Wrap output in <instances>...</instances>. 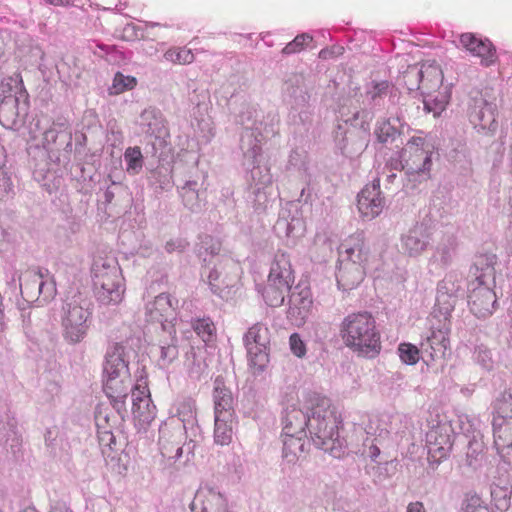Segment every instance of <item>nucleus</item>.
I'll list each match as a JSON object with an SVG mask.
<instances>
[{
  "instance_id": "obj_1",
  "label": "nucleus",
  "mask_w": 512,
  "mask_h": 512,
  "mask_svg": "<svg viewBox=\"0 0 512 512\" xmlns=\"http://www.w3.org/2000/svg\"><path fill=\"white\" fill-rule=\"evenodd\" d=\"M311 417L307 427L314 445L328 452L335 458H340L346 448V440L339 436L341 420L330 408V400L318 394L309 395Z\"/></svg>"
},
{
  "instance_id": "obj_2",
  "label": "nucleus",
  "mask_w": 512,
  "mask_h": 512,
  "mask_svg": "<svg viewBox=\"0 0 512 512\" xmlns=\"http://www.w3.org/2000/svg\"><path fill=\"white\" fill-rule=\"evenodd\" d=\"M342 123H338L334 132V142L340 153L350 159L358 158L369 142L370 111L362 109L353 112L340 110Z\"/></svg>"
},
{
  "instance_id": "obj_3",
  "label": "nucleus",
  "mask_w": 512,
  "mask_h": 512,
  "mask_svg": "<svg viewBox=\"0 0 512 512\" xmlns=\"http://www.w3.org/2000/svg\"><path fill=\"white\" fill-rule=\"evenodd\" d=\"M340 333L345 345L361 357L374 358L381 351L380 333L370 313L348 315L341 324Z\"/></svg>"
},
{
  "instance_id": "obj_4",
  "label": "nucleus",
  "mask_w": 512,
  "mask_h": 512,
  "mask_svg": "<svg viewBox=\"0 0 512 512\" xmlns=\"http://www.w3.org/2000/svg\"><path fill=\"white\" fill-rule=\"evenodd\" d=\"M368 258L363 233L351 235L340 246L339 267L336 280L339 289L349 291L356 288L364 279V263Z\"/></svg>"
},
{
  "instance_id": "obj_5",
  "label": "nucleus",
  "mask_w": 512,
  "mask_h": 512,
  "mask_svg": "<svg viewBox=\"0 0 512 512\" xmlns=\"http://www.w3.org/2000/svg\"><path fill=\"white\" fill-rule=\"evenodd\" d=\"M130 349L122 343H115L107 350L104 363V391L108 398H119L133 393L128 368Z\"/></svg>"
},
{
  "instance_id": "obj_6",
  "label": "nucleus",
  "mask_w": 512,
  "mask_h": 512,
  "mask_svg": "<svg viewBox=\"0 0 512 512\" xmlns=\"http://www.w3.org/2000/svg\"><path fill=\"white\" fill-rule=\"evenodd\" d=\"M92 317V303L82 294L67 297L61 308L62 336L69 344H77L87 336Z\"/></svg>"
},
{
  "instance_id": "obj_7",
  "label": "nucleus",
  "mask_w": 512,
  "mask_h": 512,
  "mask_svg": "<svg viewBox=\"0 0 512 512\" xmlns=\"http://www.w3.org/2000/svg\"><path fill=\"white\" fill-rule=\"evenodd\" d=\"M433 146L420 136L411 137L402 148V156L406 162V182L404 187L416 188L417 184L430 177L432 167Z\"/></svg>"
},
{
  "instance_id": "obj_8",
  "label": "nucleus",
  "mask_w": 512,
  "mask_h": 512,
  "mask_svg": "<svg viewBox=\"0 0 512 512\" xmlns=\"http://www.w3.org/2000/svg\"><path fill=\"white\" fill-rule=\"evenodd\" d=\"M211 248V258L205 268V270H208V284L213 294L227 301L233 298L236 292L235 286L239 279L240 267L233 259L218 256L219 248L213 245ZM203 273H206V271Z\"/></svg>"
},
{
  "instance_id": "obj_9",
  "label": "nucleus",
  "mask_w": 512,
  "mask_h": 512,
  "mask_svg": "<svg viewBox=\"0 0 512 512\" xmlns=\"http://www.w3.org/2000/svg\"><path fill=\"white\" fill-rule=\"evenodd\" d=\"M248 363L254 373H262L269 364L270 331L263 323H255L243 336Z\"/></svg>"
},
{
  "instance_id": "obj_10",
  "label": "nucleus",
  "mask_w": 512,
  "mask_h": 512,
  "mask_svg": "<svg viewBox=\"0 0 512 512\" xmlns=\"http://www.w3.org/2000/svg\"><path fill=\"white\" fill-rule=\"evenodd\" d=\"M245 199L256 212H264L272 195V175L267 166H254L250 171Z\"/></svg>"
},
{
  "instance_id": "obj_11",
  "label": "nucleus",
  "mask_w": 512,
  "mask_h": 512,
  "mask_svg": "<svg viewBox=\"0 0 512 512\" xmlns=\"http://www.w3.org/2000/svg\"><path fill=\"white\" fill-rule=\"evenodd\" d=\"M454 437L453 428L449 423H440L427 432L426 447L431 464H439L448 457L452 450Z\"/></svg>"
},
{
  "instance_id": "obj_12",
  "label": "nucleus",
  "mask_w": 512,
  "mask_h": 512,
  "mask_svg": "<svg viewBox=\"0 0 512 512\" xmlns=\"http://www.w3.org/2000/svg\"><path fill=\"white\" fill-rule=\"evenodd\" d=\"M463 278L457 273H448L437 286L436 310L445 318L451 314L463 292Z\"/></svg>"
},
{
  "instance_id": "obj_13",
  "label": "nucleus",
  "mask_w": 512,
  "mask_h": 512,
  "mask_svg": "<svg viewBox=\"0 0 512 512\" xmlns=\"http://www.w3.org/2000/svg\"><path fill=\"white\" fill-rule=\"evenodd\" d=\"M497 105L483 97L475 98L469 109V120L478 132L489 135L497 129Z\"/></svg>"
},
{
  "instance_id": "obj_14",
  "label": "nucleus",
  "mask_w": 512,
  "mask_h": 512,
  "mask_svg": "<svg viewBox=\"0 0 512 512\" xmlns=\"http://www.w3.org/2000/svg\"><path fill=\"white\" fill-rule=\"evenodd\" d=\"M472 289L468 295V305L470 311L477 318H487L491 316L497 307L496 294L492 289L494 283H472Z\"/></svg>"
},
{
  "instance_id": "obj_15",
  "label": "nucleus",
  "mask_w": 512,
  "mask_h": 512,
  "mask_svg": "<svg viewBox=\"0 0 512 512\" xmlns=\"http://www.w3.org/2000/svg\"><path fill=\"white\" fill-rule=\"evenodd\" d=\"M313 300L309 287L297 285L289 295L287 318L300 327L306 323L312 313Z\"/></svg>"
},
{
  "instance_id": "obj_16",
  "label": "nucleus",
  "mask_w": 512,
  "mask_h": 512,
  "mask_svg": "<svg viewBox=\"0 0 512 512\" xmlns=\"http://www.w3.org/2000/svg\"><path fill=\"white\" fill-rule=\"evenodd\" d=\"M169 421L164 423L159 429V445L163 458L173 460L179 459L183 453L184 446L182 440L184 431L179 423Z\"/></svg>"
},
{
  "instance_id": "obj_17",
  "label": "nucleus",
  "mask_w": 512,
  "mask_h": 512,
  "mask_svg": "<svg viewBox=\"0 0 512 512\" xmlns=\"http://www.w3.org/2000/svg\"><path fill=\"white\" fill-rule=\"evenodd\" d=\"M433 230L426 223H416L401 236V247L410 257H418L432 242Z\"/></svg>"
},
{
  "instance_id": "obj_18",
  "label": "nucleus",
  "mask_w": 512,
  "mask_h": 512,
  "mask_svg": "<svg viewBox=\"0 0 512 512\" xmlns=\"http://www.w3.org/2000/svg\"><path fill=\"white\" fill-rule=\"evenodd\" d=\"M381 194L379 179H374L371 184L361 190L358 194L357 206L362 217L372 220L382 212L385 200Z\"/></svg>"
},
{
  "instance_id": "obj_19",
  "label": "nucleus",
  "mask_w": 512,
  "mask_h": 512,
  "mask_svg": "<svg viewBox=\"0 0 512 512\" xmlns=\"http://www.w3.org/2000/svg\"><path fill=\"white\" fill-rule=\"evenodd\" d=\"M93 288L110 286L124 283L121 269L113 258L95 259L92 265Z\"/></svg>"
},
{
  "instance_id": "obj_20",
  "label": "nucleus",
  "mask_w": 512,
  "mask_h": 512,
  "mask_svg": "<svg viewBox=\"0 0 512 512\" xmlns=\"http://www.w3.org/2000/svg\"><path fill=\"white\" fill-rule=\"evenodd\" d=\"M458 239L453 228L442 231L441 238L438 240L434 252L430 258V265L441 269L449 267L456 256Z\"/></svg>"
},
{
  "instance_id": "obj_21",
  "label": "nucleus",
  "mask_w": 512,
  "mask_h": 512,
  "mask_svg": "<svg viewBox=\"0 0 512 512\" xmlns=\"http://www.w3.org/2000/svg\"><path fill=\"white\" fill-rule=\"evenodd\" d=\"M132 413L142 427H146L155 419L156 407L151 401L146 385H135L132 393Z\"/></svg>"
},
{
  "instance_id": "obj_22",
  "label": "nucleus",
  "mask_w": 512,
  "mask_h": 512,
  "mask_svg": "<svg viewBox=\"0 0 512 512\" xmlns=\"http://www.w3.org/2000/svg\"><path fill=\"white\" fill-rule=\"evenodd\" d=\"M178 301L169 294L160 293L155 299L146 304V316L153 322H172L176 319V307Z\"/></svg>"
},
{
  "instance_id": "obj_23",
  "label": "nucleus",
  "mask_w": 512,
  "mask_h": 512,
  "mask_svg": "<svg viewBox=\"0 0 512 512\" xmlns=\"http://www.w3.org/2000/svg\"><path fill=\"white\" fill-rule=\"evenodd\" d=\"M303 411L295 406L287 407L283 416V432L285 435L293 434L306 435V429L309 425L311 412Z\"/></svg>"
},
{
  "instance_id": "obj_24",
  "label": "nucleus",
  "mask_w": 512,
  "mask_h": 512,
  "mask_svg": "<svg viewBox=\"0 0 512 512\" xmlns=\"http://www.w3.org/2000/svg\"><path fill=\"white\" fill-rule=\"evenodd\" d=\"M263 134L261 130L243 129L240 134L239 149L246 161L254 163L262 152Z\"/></svg>"
},
{
  "instance_id": "obj_25",
  "label": "nucleus",
  "mask_w": 512,
  "mask_h": 512,
  "mask_svg": "<svg viewBox=\"0 0 512 512\" xmlns=\"http://www.w3.org/2000/svg\"><path fill=\"white\" fill-rule=\"evenodd\" d=\"M497 257L493 253L477 255L470 272L475 277L472 283H495V264Z\"/></svg>"
},
{
  "instance_id": "obj_26",
  "label": "nucleus",
  "mask_w": 512,
  "mask_h": 512,
  "mask_svg": "<svg viewBox=\"0 0 512 512\" xmlns=\"http://www.w3.org/2000/svg\"><path fill=\"white\" fill-rule=\"evenodd\" d=\"M449 346L448 333L444 329L432 330L421 342V351L432 360L443 358Z\"/></svg>"
},
{
  "instance_id": "obj_27",
  "label": "nucleus",
  "mask_w": 512,
  "mask_h": 512,
  "mask_svg": "<svg viewBox=\"0 0 512 512\" xmlns=\"http://www.w3.org/2000/svg\"><path fill=\"white\" fill-rule=\"evenodd\" d=\"M494 444L499 452L512 450V416L494 415L492 420Z\"/></svg>"
},
{
  "instance_id": "obj_28",
  "label": "nucleus",
  "mask_w": 512,
  "mask_h": 512,
  "mask_svg": "<svg viewBox=\"0 0 512 512\" xmlns=\"http://www.w3.org/2000/svg\"><path fill=\"white\" fill-rule=\"evenodd\" d=\"M139 125L144 133L156 138H161L167 133L163 114L154 107H149L140 114Z\"/></svg>"
},
{
  "instance_id": "obj_29",
  "label": "nucleus",
  "mask_w": 512,
  "mask_h": 512,
  "mask_svg": "<svg viewBox=\"0 0 512 512\" xmlns=\"http://www.w3.org/2000/svg\"><path fill=\"white\" fill-rule=\"evenodd\" d=\"M268 280L273 281L274 283L279 281L281 283L292 285L294 282V275L289 256L286 253L278 251L275 254L274 260L271 264Z\"/></svg>"
},
{
  "instance_id": "obj_30",
  "label": "nucleus",
  "mask_w": 512,
  "mask_h": 512,
  "mask_svg": "<svg viewBox=\"0 0 512 512\" xmlns=\"http://www.w3.org/2000/svg\"><path fill=\"white\" fill-rule=\"evenodd\" d=\"M283 91L295 106H305L309 100L305 79L301 74L289 76L284 83Z\"/></svg>"
},
{
  "instance_id": "obj_31",
  "label": "nucleus",
  "mask_w": 512,
  "mask_h": 512,
  "mask_svg": "<svg viewBox=\"0 0 512 512\" xmlns=\"http://www.w3.org/2000/svg\"><path fill=\"white\" fill-rule=\"evenodd\" d=\"M421 74L422 95H429L442 85L443 72L435 61L423 63Z\"/></svg>"
},
{
  "instance_id": "obj_32",
  "label": "nucleus",
  "mask_w": 512,
  "mask_h": 512,
  "mask_svg": "<svg viewBox=\"0 0 512 512\" xmlns=\"http://www.w3.org/2000/svg\"><path fill=\"white\" fill-rule=\"evenodd\" d=\"M179 194L186 208L192 212H198L202 208L204 192L201 191V184L196 180H188L179 187Z\"/></svg>"
},
{
  "instance_id": "obj_33",
  "label": "nucleus",
  "mask_w": 512,
  "mask_h": 512,
  "mask_svg": "<svg viewBox=\"0 0 512 512\" xmlns=\"http://www.w3.org/2000/svg\"><path fill=\"white\" fill-rule=\"evenodd\" d=\"M213 398L214 414L226 412L227 414L234 415L232 392L225 386L221 377H217L214 381Z\"/></svg>"
},
{
  "instance_id": "obj_34",
  "label": "nucleus",
  "mask_w": 512,
  "mask_h": 512,
  "mask_svg": "<svg viewBox=\"0 0 512 512\" xmlns=\"http://www.w3.org/2000/svg\"><path fill=\"white\" fill-rule=\"evenodd\" d=\"M49 275V271L45 269H28L19 277V286L21 294L27 300H34L37 296L39 282L41 277Z\"/></svg>"
},
{
  "instance_id": "obj_35",
  "label": "nucleus",
  "mask_w": 512,
  "mask_h": 512,
  "mask_svg": "<svg viewBox=\"0 0 512 512\" xmlns=\"http://www.w3.org/2000/svg\"><path fill=\"white\" fill-rule=\"evenodd\" d=\"M201 492L204 494V501L201 512H232L225 496L216 488L205 485Z\"/></svg>"
},
{
  "instance_id": "obj_36",
  "label": "nucleus",
  "mask_w": 512,
  "mask_h": 512,
  "mask_svg": "<svg viewBox=\"0 0 512 512\" xmlns=\"http://www.w3.org/2000/svg\"><path fill=\"white\" fill-rule=\"evenodd\" d=\"M234 429V415L215 414L214 441L219 445H228L232 441Z\"/></svg>"
},
{
  "instance_id": "obj_37",
  "label": "nucleus",
  "mask_w": 512,
  "mask_h": 512,
  "mask_svg": "<svg viewBox=\"0 0 512 512\" xmlns=\"http://www.w3.org/2000/svg\"><path fill=\"white\" fill-rule=\"evenodd\" d=\"M176 417L170 419V421H176L181 425L184 432L188 428L194 429L196 424V408L195 402L192 399H184L177 404Z\"/></svg>"
},
{
  "instance_id": "obj_38",
  "label": "nucleus",
  "mask_w": 512,
  "mask_h": 512,
  "mask_svg": "<svg viewBox=\"0 0 512 512\" xmlns=\"http://www.w3.org/2000/svg\"><path fill=\"white\" fill-rule=\"evenodd\" d=\"M43 321L32 312L22 313V329L26 338L38 344L44 335Z\"/></svg>"
},
{
  "instance_id": "obj_39",
  "label": "nucleus",
  "mask_w": 512,
  "mask_h": 512,
  "mask_svg": "<svg viewBox=\"0 0 512 512\" xmlns=\"http://www.w3.org/2000/svg\"><path fill=\"white\" fill-rule=\"evenodd\" d=\"M292 285L281 282L274 283L268 280L263 292V298L267 305L279 307L284 303L285 295L291 291Z\"/></svg>"
},
{
  "instance_id": "obj_40",
  "label": "nucleus",
  "mask_w": 512,
  "mask_h": 512,
  "mask_svg": "<svg viewBox=\"0 0 512 512\" xmlns=\"http://www.w3.org/2000/svg\"><path fill=\"white\" fill-rule=\"evenodd\" d=\"M94 295L97 299V301L101 305H118L124 296L125 287L124 283H119L116 285L110 286H104L103 288H93Z\"/></svg>"
},
{
  "instance_id": "obj_41",
  "label": "nucleus",
  "mask_w": 512,
  "mask_h": 512,
  "mask_svg": "<svg viewBox=\"0 0 512 512\" xmlns=\"http://www.w3.org/2000/svg\"><path fill=\"white\" fill-rule=\"evenodd\" d=\"M283 437V457L292 463L304 452L306 435L291 433V436H288L283 433Z\"/></svg>"
},
{
  "instance_id": "obj_42",
  "label": "nucleus",
  "mask_w": 512,
  "mask_h": 512,
  "mask_svg": "<svg viewBox=\"0 0 512 512\" xmlns=\"http://www.w3.org/2000/svg\"><path fill=\"white\" fill-rule=\"evenodd\" d=\"M395 122L399 123L400 118L385 119L377 123L375 135L380 143H392L401 134V131L396 126Z\"/></svg>"
},
{
  "instance_id": "obj_43",
  "label": "nucleus",
  "mask_w": 512,
  "mask_h": 512,
  "mask_svg": "<svg viewBox=\"0 0 512 512\" xmlns=\"http://www.w3.org/2000/svg\"><path fill=\"white\" fill-rule=\"evenodd\" d=\"M185 365L189 377L193 380H200L204 375H207V364L203 357L197 355L194 348L191 347L190 351L186 352Z\"/></svg>"
},
{
  "instance_id": "obj_44",
  "label": "nucleus",
  "mask_w": 512,
  "mask_h": 512,
  "mask_svg": "<svg viewBox=\"0 0 512 512\" xmlns=\"http://www.w3.org/2000/svg\"><path fill=\"white\" fill-rule=\"evenodd\" d=\"M259 116L260 112L255 105L243 104L237 115V122L243 126V129L261 130L262 121L259 120Z\"/></svg>"
},
{
  "instance_id": "obj_45",
  "label": "nucleus",
  "mask_w": 512,
  "mask_h": 512,
  "mask_svg": "<svg viewBox=\"0 0 512 512\" xmlns=\"http://www.w3.org/2000/svg\"><path fill=\"white\" fill-rule=\"evenodd\" d=\"M14 194L11 175L6 169V152L0 143V199L8 198Z\"/></svg>"
},
{
  "instance_id": "obj_46",
  "label": "nucleus",
  "mask_w": 512,
  "mask_h": 512,
  "mask_svg": "<svg viewBox=\"0 0 512 512\" xmlns=\"http://www.w3.org/2000/svg\"><path fill=\"white\" fill-rule=\"evenodd\" d=\"M68 130L63 127V125H54L53 127L49 128L44 132L43 135V145L46 149L47 156L49 159L53 158V155H55V144L61 143L60 136L62 134H67Z\"/></svg>"
},
{
  "instance_id": "obj_47",
  "label": "nucleus",
  "mask_w": 512,
  "mask_h": 512,
  "mask_svg": "<svg viewBox=\"0 0 512 512\" xmlns=\"http://www.w3.org/2000/svg\"><path fill=\"white\" fill-rule=\"evenodd\" d=\"M191 324L193 330L204 342H210L215 338L216 326L210 317L193 319Z\"/></svg>"
},
{
  "instance_id": "obj_48",
  "label": "nucleus",
  "mask_w": 512,
  "mask_h": 512,
  "mask_svg": "<svg viewBox=\"0 0 512 512\" xmlns=\"http://www.w3.org/2000/svg\"><path fill=\"white\" fill-rule=\"evenodd\" d=\"M159 352V366L161 368L169 367L178 358L179 355L177 339L173 337L171 338L169 343H163L159 347Z\"/></svg>"
},
{
  "instance_id": "obj_49",
  "label": "nucleus",
  "mask_w": 512,
  "mask_h": 512,
  "mask_svg": "<svg viewBox=\"0 0 512 512\" xmlns=\"http://www.w3.org/2000/svg\"><path fill=\"white\" fill-rule=\"evenodd\" d=\"M421 75V67L417 65L408 66L402 73L400 81H402L408 91L413 92L419 90L422 93Z\"/></svg>"
},
{
  "instance_id": "obj_50",
  "label": "nucleus",
  "mask_w": 512,
  "mask_h": 512,
  "mask_svg": "<svg viewBox=\"0 0 512 512\" xmlns=\"http://www.w3.org/2000/svg\"><path fill=\"white\" fill-rule=\"evenodd\" d=\"M126 162V171L130 175H135L140 172L143 167V156L139 147H129L124 153Z\"/></svg>"
},
{
  "instance_id": "obj_51",
  "label": "nucleus",
  "mask_w": 512,
  "mask_h": 512,
  "mask_svg": "<svg viewBox=\"0 0 512 512\" xmlns=\"http://www.w3.org/2000/svg\"><path fill=\"white\" fill-rule=\"evenodd\" d=\"M151 184L160 191H168L173 187L171 171L165 167H160L151 172Z\"/></svg>"
},
{
  "instance_id": "obj_52",
  "label": "nucleus",
  "mask_w": 512,
  "mask_h": 512,
  "mask_svg": "<svg viewBox=\"0 0 512 512\" xmlns=\"http://www.w3.org/2000/svg\"><path fill=\"white\" fill-rule=\"evenodd\" d=\"M60 138V144H63L62 152L53 155V158L50 160L57 165H67L71 160V153L73 151V137L71 131H68L67 134H62Z\"/></svg>"
},
{
  "instance_id": "obj_53",
  "label": "nucleus",
  "mask_w": 512,
  "mask_h": 512,
  "mask_svg": "<svg viewBox=\"0 0 512 512\" xmlns=\"http://www.w3.org/2000/svg\"><path fill=\"white\" fill-rule=\"evenodd\" d=\"M56 295V283L50 275L41 277L39 282V287L37 291L36 300L39 298L42 299L43 302H48Z\"/></svg>"
},
{
  "instance_id": "obj_54",
  "label": "nucleus",
  "mask_w": 512,
  "mask_h": 512,
  "mask_svg": "<svg viewBox=\"0 0 512 512\" xmlns=\"http://www.w3.org/2000/svg\"><path fill=\"white\" fill-rule=\"evenodd\" d=\"M0 435L5 443L11 441L10 446L16 447L20 444V435L17 429V422L14 419L9 420L6 425L0 429Z\"/></svg>"
},
{
  "instance_id": "obj_55",
  "label": "nucleus",
  "mask_w": 512,
  "mask_h": 512,
  "mask_svg": "<svg viewBox=\"0 0 512 512\" xmlns=\"http://www.w3.org/2000/svg\"><path fill=\"white\" fill-rule=\"evenodd\" d=\"M136 79L132 76H125L118 72L115 74L113 79V85L111 87V93L120 94L125 90L133 89L136 86Z\"/></svg>"
},
{
  "instance_id": "obj_56",
  "label": "nucleus",
  "mask_w": 512,
  "mask_h": 512,
  "mask_svg": "<svg viewBox=\"0 0 512 512\" xmlns=\"http://www.w3.org/2000/svg\"><path fill=\"white\" fill-rule=\"evenodd\" d=\"M398 353L401 361L407 365H414L419 360V349L410 343H401Z\"/></svg>"
},
{
  "instance_id": "obj_57",
  "label": "nucleus",
  "mask_w": 512,
  "mask_h": 512,
  "mask_svg": "<svg viewBox=\"0 0 512 512\" xmlns=\"http://www.w3.org/2000/svg\"><path fill=\"white\" fill-rule=\"evenodd\" d=\"M483 44L485 45V47H477L473 55L481 58V63L483 65L489 66L496 60V51L492 43L488 39L483 40Z\"/></svg>"
},
{
  "instance_id": "obj_58",
  "label": "nucleus",
  "mask_w": 512,
  "mask_h": 512,
  "mask_svg": "<svg viewBox=\"0 0 512 512\" xmlns=\"http://www.w3.org/2000/svg\"><path fill=\"white\" fill-rule=\"evenodd\" d=\"M427 96L428 98L424 100L425 109L428 112L433 113L434 116H439L445 110V107L448 104V96L440 95L434 98H431L430 94Z\"/></svg>"
},
{
  "instance_id": "obj_59",
  "label": "nucleus",
  "mask_w": 512,
  "mask_h": 512,
  "mask_svg": "<svg viewBox=\"0 0 512 512\" xmlns=\"http://www.w3.org/2000/svg\"><path fill=\"white\" fill-rule=\"evenodd\" d=\"M312 36L308 33L297 35L291 42L286 44L282 53L286 55L294 54L301 51L307 42L312 41Z\"/></svg>"
},
{
  "instance_id": "obj_60",
  "label": "nucleus",
  "mask_w": 512,
  "mask_h": 512,
  "mask_svg": "<svg viewBox=\"0 0 512 512\" xmlns=\"http://www.w3.org/2000/svg\"><path fill=\"white\" fill-rule=\"evenodd\" d=\"M474 360L481 365L484 369L489 370L492 368V355L491 351L484 345H478L475 347Z\"/></svg>"
},
{
  "instance_id": "obj_61",
  "label": "nucleus",
  "mask_w": 512,
  "mask_h": 512,
  "mask_svg": "<svg viewBox=\"0 0 512 512\" xmlns=\"http://www.w3.org/2000/svg\"><path fill=\"white\" fill-rule=\"evenodd\" d=\"M95 422L98 429H109L118 422V418L114 415H110L107 409L100 408L95 413Z\"/></svg>"
},
{
  "instance_id": "obj_62",
  "label": "nucleus",
  "mask_w": 512,
  "mask_h": 512,
  "mask_svg": "<svg viewBox=\"0 0 512 512\" xmlns=\"http://www.w3.org/2000/svg\"><path fill=\"white\" fill-rule=\"evenodd\" d=\"M460 43L471 54L474 53V51L476 50L477 47H479V46H482V48L485 47V45L483 44V39L477 38L472 33H463L460 36Z\"/></svg>"
},
{
  "instance_id": "obj_63",
  "label": "nucleus",
  "mask_w": 512,
  "mask_h": 512,
  "mask_svg": "<svg viewBox=\"0 0 512 512\" xmlns=\"http://www.w3.org/2000/svg\"><path fill=\"white\" fill-rule=\"evenodd\" d=\"M389 89V83L387 81H381L374 83L372 88L367 91V96L372 100L376 101L378 98L386 95Z\"/></svg>"
},
{
  "instance_id": "obj_64",
  "label": "nucleus",
  "mask_w": 512,
  "mask_h": 512,
  "mask_svg": "<svg viewBox=\"0 0 512 512\" xmlns=\"http://www.w3.org/2000/svg\"><path fill=\"white\" fill-rule=\"evenodd\" d=\"M380 440L378 438L374 439H366L364 442V453L367 454V456L372 460L376 461L377 457L380 455Z\"/></svg>"
}]
</instances>
